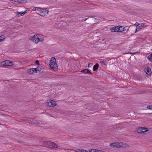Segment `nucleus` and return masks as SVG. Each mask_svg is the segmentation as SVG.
<instances>
[{
    "instance_id": "obj_22",
    "label": "nucleus",
    "mask_w": 152,
    "mask_h": 152,
    "mask_svg": "<svg viewBox=\"0 0 152 152\" xmlns=\"http://www.w3.org/2000/svg\"><path fill=\"white\" fill-rule=\"evenodd\" d=\"M115 142L112 143L110 144V146L112 147H115Z\"/></svg>"
},
{
    "instance_id": "obj_34",
    "label": "nucleus",
    "mask_w": 152,
    "mask_h": 152,
    "mask_svg": "<svg viewBox=\"0 0 152 152\" xmlns=\"http://www.w3.org/2000/svg\"><path fill=\"white\" fill-rule=\"evenodd\" d=\"M19 0H13V1H15V2H18Z\"/></svg>"
},
{
    "instance_id": "obj_4",
    "label": "nucleus",
    "mask_w": 152,
    "mask_h": 152,
    "mask_svg": "<svg viewBox=\"0 0 152 152\" xmlns=\"http://www.w3.org/2000/svg\"><path fill=\"white\" fill-rule=\"evenodd\" d=\"M47 104L48 106L50 107H55L56 105V102L50 99L48 100Z\"/></svg>"
},
{
    "instance_id": "obj_18",
    "label": "nucleus",
    "mask_w": 152,
    "mask_h": 152,
    "mask_svg": "<svg viewBox=\"0 0 152 152\" xmlns=\"http://www.w3.org/2000/svg\"><path fill=\"white\" fill-rule=\"evenodd\" d=\"M115 26L110 28V31L112 32H116V29Z\"/></svg>"
},
{
    "instance_id": "obj_25",
    "label": "nucleus",
    "mask_w": 152,
    "mask_h": 152,
    "mask_svg": "<svg viewBox=\"0 0 152 152\" xmlns=\"http://www.w3.org/2000/svg\"><path fill=\"white\" fill-rule=\"evenodd\" d=\"M100 63L102 64V65H105V63L104 62V61H101L100 60Z\"/></svg>"
},
{
    "instance_id": "obj_2",
    "label": "nucleus",
    "mask_w": 152,
    "mask_h": 152,
    "mask_svg": "<svg viewBox=\"0 0 152 152\" xmlns=\"http://www.w3.org/2000/svg\"><path fill=\"white\" fill-rule=\"evenodd\" d=\"M42 145L46 147H49L50 148H57L58 145L53 142L50 141H45L42 144Z\"/></svg>"
},
{
    "instance_id": "obj_1",
    "label": "nucleus",
    "mask_w": 152,
    "mask_h": 152,
    "mask_svg": "<svg viewBox=\"0 0 152 152\" xmlns=\"http://www.w3.org/2000/svg\"><path fill=\"white\" fill-rule=\"evenodd\" d=\"M56 60L54 57H52L51 58L49 63L50 68L51 69L54 71L57 69L58 66L56 63Z\"/></svg>"
},
{
    "instance_id": "obj_17",
    "label": "nucleus",
    "mask_w": 152,
    "mask_h": 152,
    "mask_svg": "<svg viewBox=\"0 0 152 152\" xmlns=\"http://www.w3.org/2000/svg\"><path fill=\"white\" fill-rule=\"evenodd\" d=\"M76 152H86V150H85L84 149H81L78 150L77 151H75Z\"/></svg>"
},
{
    "instance_id": "obj_43",
    "label": "nucleus",
    "mask_w": 152,
    "mask_h": 152,
    "mask_svg": "<svg viewBox=\"0 0 152 152\" xmlns=\"http://www.w3.org/2000/svg\"><path fill=\"white\" fill-rule=\"evenodd\" d=\"M91 17V18H92V17H92V16H90V17Z\"/></svg>"
},
{
    "instance_id": "obj_29",
    "label": "nucleus",
    "mask_w": 152,
    "mask_h": 152,
    "mask_svg": "<svg viewBox=\"0 0 152 152\" xmlns=\"http://www.w3.org/2000/svg\"><path fill=\"white\" fill-rule=\"evenodd\" d=\"M35 63L37 64L38 65L39 64V62L38 60H37L35 61Z\"/></svg>"
},
{
    "instance_id": "obj_41",
    "label": "nucleus",
    "mask_w": 152,
    "mask_h": 152,
    "mask_svg": "<svg viewBox=\"0 0 152 152\" xmlns=\"http://www.w3.org/2000/svg\"><path fill=\"white\" fill-rule=\"evenodd\" d=\"M143 26H144H144H145V23H143Z\"/></svg>"
},
{
    "instance_id": "obj_45",
    "label": "nucleus",
    "mask_w": 152,
    "mask_h": 152,
    "mask_svg": "<svg viewBox=\"0 0 152 152\" xmlns=\"http://www.w3.org/2000/svg\"><path fill=\"white\" fill-rule=\"evenodd\" d=\"M4 62H3L2 63H4Z\"/></svg>"
},
{
    "instance_id": "obj_7",
    "label": "nucleus",
    "mask_w": 152,
    "mask_h": 152,
    "mask_svg": "<svg viewBox=\"0 0 152 152\" xmlns=\"http://www.w3.org/2000/svg\"><path fill=\"white\" fill-rule=\"evenodd\" d=\"M36 69V72H39V73H42L44 71V68L42 67L38 66L37 68H35Z\"/></svg>"
},
{
    "instance_id": "obj_40",
    "label": "nucleus",
    "mask_w": 152,
    "mask_h": 152,
    "mask_svg": "<svg viewBox=\"0 0 152 152\" xmlns=\"http://www.w3.org/2000/svg\"><path fill=\"white\" fill-rule=\"evenodd\" d=\"M97 152H104L103 151H101V150H99V151H97Z\"/></svg>"
},
{
    "instance_id": "obj_10",
    "label": "nucleus",
    "mask_w": 152,
    "mask_h": 152,
    "mask_svg": "<svg viewBox=\"0 0 152 152\" xmlns=\"http://www.w3.org/2000/svg\"><path fill=\"white\" fill-rule=\"evenodd\" d=\"M35 68H32L29 69L28 70V72L30 74H32L34 73H35L36 72V70Z\"/></svg>"
},
{
    "instance_id": "obj_38",
    "label": "nucleus",
    "mask_w": 152,
    "mask_h": 152,
    "mask_svg": "<svg viewBox=\"0 0 152 152\" xmlns=\"http://www.w3.org/2000/svg\"><path fill=\"white\" fill-rule=\"evenodd\" d=\"M36 10V7H34L32 9V10H33V11H34V10Z\"/></svg>"
},
{
    "instance_id": "obj_30",
    "label": "nucleus",
    "mask_w": 152,
    "mask_h": 152,
    "mask_svg": "<svg viewBox=\"0 0 152 152\" xmlns=\"http://www.w3.org/2000/svg\"><path fill=\"white\" fill-rule=\"evenodd\" d=\"M27 12H28L27 10H26L24 11V12H22V14H23V15H24L25 13H27Z\"/></svg>"
},
{
    "instance_id": "obj_19",
    "label": "nucleus",
    "mask_w": 152,
    "mask_h": 152,
    "mask_svg": "<svg viewBox=\"0 0 152 152\" xmlns=\"http://www.w3.org/2000/svg\"><path fill=\"white\" fill-rule=\"evenodd\" d=\"M27 0H19V2L22 3H25L27 2Z\"/></svg>"
},
{
    "instance_id": "obj_21",
    "label": "nucleus",
    "mask_w": 152,
    "mask_h": 152,
    "mask_svg": "<svg viewBox=\"0 0 152 152\" xmlns=\"http://www.w3.org/2000/svg\"><path fill=\"white\" fill-rule=\"evenodd\" d=\"M22 12H18L17 13V15L18 16H20L23 15H24L22 14Z\"/></svg>"
},
{
    "instance_id": "obj_6",
    "label": "nucleus",
    "mask_w": 152,
    "mask_h": 152,
    "mask_svg": "<svg viewBox=\"0 0 152 152\" xmlns=\"http://www.w3.org/2000/svg\"><path fill=\"white\" fill-rule=\"evenodd\" d=\"M82 73L84 74H91L92 75L93 73L91 72L88 69H84L80 71Z\"/></svg>"
},
{
    "instance_id": "obj_39",
    "label": "nucleus",
    "mask_w": 152,
    "mask_h": 152,
    "mask_svg": "<svg viewBox=\"0 0 152 152\" xmlns=\"http://www.w3.org/2000/svg\"><path fill=\"white\" fill-rule=\"evenodd\" d=\"M99 150H94V152H97V151H99Z\"/></svg>"
},
{
    "instance_id": "obj_37",
    "label": "nucleus",
    "mask_w": 152,
    "mask_h": 152,
    "mask_svg": "<svg viewBox=\"0 0 152 152\" xmlns=\"http://www.w3.org/2000/svg\"><path fill=\"white\" fill-rule=\"evenodd\" d=\"M3 40H4V39H0V42H1V41H3Z\"/></svg>"
},
{
    "instance_id": "obj_13",
    "label": "nucleus",
    "mask_w": 152,
    "mask_h": 152,
    "mask_svg": "<svg viewBox=\"0 0 152 152\" xmlns=\"http://www.w3.org/2000/svg\"><path fill=\"white\" fill-rule=\"evenodd\" d=\"M99 65L98 64L96 63L93 66V69L94 71H96L99 68Z\"/></svg>"
},
{
    "instance_id": "obj_15",
    "label": "nucleus",
    "mask_w": 152,
    "mask_h": 152,
    "mask_svg": "<svg viewBox=\"0 0 152 152\" xmlns=\"http://www.w3.org/2000/svg\"><path fill=\"white\" fill-rule=\"evenodd\" d=\"M121 147H122L123 148H129L130 147V146L126 144V143H124L123 142H121Z\"/></svg>"
},
{
    "instance_id": "obj_26",
    "label": "nucleus",
    "mask_w": 152,
    "mask_h": 152,
    "mask_svg": "<svg viewBox=\"0 0 152 152\" xmlns=\"http://www.w3.org/2000/svg\"><path fill=\"white\" fill-rule=\"evenodd\" d=\"M141 128L142 129V131H145L146 130H147V129H148L147 128H146L145 127H141Z\"/></svg>"
},
{
    "instance_id": "obj_12",
    "label": "nucleus",
    "mask_w": 152,
    "mask_h": 152,
    "mask_svg": "<svg viewBox=\"0 0 152 152\" xmlns=\"http://www.w3.org/2000/svg\"><path fill=\"white\" fill-rule=\"evenodd\" d=\"M149 131V129H147V130H145V131H142V130L141 127L139 128L137 130V133L139 134H140L141 133H144L147 131Z\"/></svg>"
},
{
    "instance_id": "obj_32",
    "label": "nucleus",
    "mask_w": 152,
    "mask_h": 152,
    "mask_svg": "<svg viewBox=\"0 0 152 152\" xmlns=\"http://www.w3.org/2000/svg\"><path fill=\"white\" fill-rule=\"evenodd\" d=\"M0 37H0V39H4H4L5 37L4 36H3V35H1V36H0Z\"/></svg>"
},
{
    "instance_id": "obj_24",
    "label": "nucleus",
    "mask_w": 152,
    "mask_h": 152,
    "mask_svg": "<svg viewBox=\"0 0 152 152\" xmlns=\"http://www.w3.org/2000/svg\"><path fill=\"white\" fill-rule=\"evenodd\" d=\"M86 152H94V149H91L90 150H86Z\"/></svg>"
},
{
    "instance_id": "obj_36",
    "label": "nucleus",
    "mask_w": 152,
    "mask_h": 152,
    "mask_svg": "<svg viewBox=\"0 0 152 152\" xmlns=\"http://www.w3.org/2000/svg\"><path fill=\"white\" fill-rule=\"evenodd\" d=\"M88 18H87L86 19H82L81 20V21H85L87 19H88Z\"/></svg>"
},
{
    "instance_id": "obj_42",
    "label": "nucleus",
    "mask_w": 152,
    "mask_h": 152,
    "mask_svg": "<svg viewBox=\"0 0 152 152\" xmlns=\"http://www.w3.org/2000/svg\"><path fill=\"white\" fill-rule=\"evenodd\" d=\"M94 19H95V20H97V19H96V18H94Z\"/></svg>"
},
{
    "instance_id": "obj_8",
    "label": "nucleus",
    "mask_w": 152,
    "mask_h": 152,
    "mask_svg": "<svg viewBox=\"0 0 152 152\" xmlns=\"http://www.w3.org/2000/svg\"><path fill=\"white\" fill-rule=\"evenodd\" d=\"M143 27H144V26H143V24H138V25H137L136 30L135 32V33H136L139 31Z\"/></svg>"
},
{
    "instance_id": "obj_44",
    "label": "nucleus",
    "mask_w": 152,
    "mask_h": 152,
    "mask_svg": "<svg viewBox=\"0 0 152 152\" xmlns=\"http://www.w3.org/2000/svg\"><path fill=\"white\" fill-rule=\"evenodd\" d=\"M18 142H20V143L21 142L20 141H19Z\"/></svg>"
},
{
    "instance_id": "obj_28",
    "label": "nucleus",
    "mask_w": 152,
    "mask_h": 152,
    "mask_svg": "<svg viewBox=\"0 0 152 152\" xmlns=\"http://www.w3.org/2000/svg\"><path fill=\"white\" fill-rule=\"evenodd\" d=\"M119 26H115V27H116V32H120V30H119V31H118L119 30Z\"/></svg>"
},
{
    "instance_id": "obj_35",
    "label": "nucleus",
    "mask_w": 152,
    "mask_h": 152,
    "mask_svg": "<svg viewBox=\"0 0 152 152\" xmlns=\"http://www.w3.org/2000/svg\"><path fill=\"white\" fill-rule=\"evenodd\" d=\"M90 64H91V63H89L88 64V68H89L90 67H91V66H90Z\"/></svg>"
},
{
    "instance_id": "obj_3",
    "label": "nucleus",
    "mask_w": 152,
    "mask_h": 152,
    "mask_svg": "<svg viewBox=\"0 0 152 152\" xmlns=\"http://www.w3.org/2000/svg\"><path fill=\"white\" fill-rule=\"evenodd\" d=\"M39 36L37 34H35L32 37H31V40L33 42L37 43L39 42Z\"/></svg>"
},
{
    "instance_id": "obj_16",
    "label": "nucleus",
    "mask_w": 152,
    "mask_h": 152,
    "mask_svg": "<svg viewBox=\"0 0 152 152\" xmlns=\"http://www.w3.org/2000/svg\"><path fill=\"white\" fill-rule=\"evenodd\" d=\"M125 28V27L124 26H119V30L118 31H119V30H120V32H122V31H124L125 30L124 29Z\"/></svg>"
},
{
    "instance_id": "obj_27",
    "label": "nucleus",
    "mask_w": 152,
    "mask_h": 152,
    "mask_svg": "<svg viewBox=\"0 0 152 152\" xmlns=\"http://www.w3.org/2000/svg\"><path fill=\"white\" fill-rule=\"evenodd\" d=\"M28 123H30V124H33L35 123V122L33 121H32L30 120V121H29Z\"/></svg>"
},
{
    "instance_id": "obj_14",
    "label": "nucleus",
    "mask_w": 152,
    "mask_h": 152,
    "mask_svg": "<svg viewBox=\"0 0 152 152\" xmlns=\"http://www.w3.org/2000/svg\"><path fill=\"white\" fill-rule=\"evenodd\" d=\"M122 144L121 142H115V147L116 148H118L121 147V145Z\"/></svg>"
},
{
    "instance_id": "obj_23",
    "label": "nucleus",
    "mask_w": 152,
    "mask_h": 152,
    "mask_svg": "<svg viewBox=\"0 0 152 152\" xmlns=\"http://www.w3.org/2000/svg\"><path fill=\"white\" fill-rule=\"evenodd\" d=\"M147 108L151 110H152V105H149L147 106Z\"/></svg>"
},
{
    "instance_id": "obj_31",
    "label": "nucleus",
    "mask_w": 152,
    "mask_h": 152,
    "mask_svg": "<svg viewBox=\"0 0 152 152\" xmlns=\"http://www.w3.org/2000/svg\"><path fill=\"white\" fill-rule=\"evenodd\" d=\"M41 9H42V8H41L39 7L37 8V10L38 11H41Z\"/></svg>"
},
{
    "instance_id": "obj_5",
    "label": "nucleus",
    "mask_w": 152,
    "mask_h": 152,
    "mask_svg": "<svg viewBox=\"0 0 152 152\" xmlns=\"http://www.w3.org/2000/svg\"><path fill=\"white\" fill-rule=\"evenodd\" d=\"M48 10L44 9H41V11H39V14L42 16H44L47 15L48 12Z\"/></svg>"
},
{
    "instance_id": "obj_9",
    "label": "nucleus",
    "mask_w": 152,
    "mask_h": 152,
    "mask_svg": "<svg viewBox=\"0 0 152 152\" xmlns=\"http://www.w3.org/2000/svg\"><path fill=\"white\" fill-rule=\"evenodd\" d=\"M14 65V64L12 62L9 61H7L6 63H5L4 64H3L4 67H5L6 66H12Z\"/></svg>"
},
{
    "instance_id": "obj_11",
    "label": "nucleus",
    "mask_w": 152,
    "mask_h": 152,
    "mask_svg": "<svg viewBox=\"0 0 152 152\" xmlns=\"http://www.w3.org/2000/svg\"><path fill=\"white\" fill-rule=\"evenodd\" d=\"M145 72L148 75H149L151 74V71L150 68H146L144 69Z\"/></svg>"
},
{
    "instance_id": "obj_33",
    "label": "nucleus",
    "mask_w": 152,
    "mask_h": 152,
    "mask_svg": "<svg viewBox=\"0 0 152 152\" xmlns=\"http://www.w3.org/2000/svg\"><path fill=\"white\" fill-rule=\"evenodd\" d=\"M40 41L39 42H42L44 41V39L43 38H39Z\"/></svg>"
},
{
    "instance_id": "obj_20",
    "label": "nucleus",
    "mask_w": 152,
    "mask_h": 152,
    "mask_svg": "<svg viewBox=\"0 0 152 152\" xmlns=\"http://www.w3.org/2000/svg\"><path fill=\"white\" fill-rule=\"evenodd\" d=\"M148 58L150 61H151L152 60V53L148 56Z\"/></svg>"
}]
</instances>
